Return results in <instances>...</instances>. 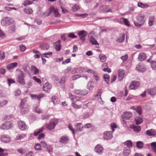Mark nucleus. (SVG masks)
I'll return each mask as SVG.
<instances>
[{
    "label": "nucleus",
    "instance_id": "7",
    "mask_svg": "<svg viewBox=\"0 0 156 156\" xmlns=\"http://www.w3.org/2000/svg\"><path fill=\"white\" fill-rule=\"evenodd\" d=\"M136 69L139 72H143L146 69V66L142 62L139 63L136 67Z\"/></svg>",
    "mask_w": 156,
    "mask_h": 156
},
{
    "label": "nucleus",
    "instance_id": "27",
    "mask_svg": "<svg viewBox=\"0 0 156 156\" xmlns=\"http://www.w3.org/2000/svg\"><path fill=\"white\" fill-rule=\"evenodd\" d=\"M66 77H62L60 80L59 82V83L56 82L57 86H59V85L62 86V87H63L65 85L66 82Z\"/></svg>",
    "mask_w": 156,
    "mask_h": 156
},
{
    "label": "nucleus",
    "instance_id": "61",
    "mask_svg": "<svg viewBox=\"0 0 156 156\" xmlns=\"http://www.w3.org/2000/svg\"><path fill=\"white\" fill-rule=\"evenodd\" d=\"M32 79L34 80L36 82L39 83H41V81L39 79L37 78L35 76H34L32 77Z\"/></svg>",
    "mask_w": 156,
    "mask_h": 156
},
{
    "label": "nucleus",
    "instance_id": "8",
    "mask_svg": "<svg viewBox=\"0 0 156 156\" xmlns=\"http://www.w3.org/2000/svg\"><path fill=\"white\" fill-rule=\"evenodd\" d=\"M77 34L80 37V39L84 42L85 40V37L87 35V32L85 30H82L78 32Z\"/></svg>",
    "mask_w": 156,
    "mask_h": 156
},
{
    "label": "nucleus",
    "instance_id": "38",
    "mask_svg": "<svg viewBox=\"0 0 156 156\" xmlns=\"http://www.w3.org/2000/svg\"><path fill=\"white\" fill-rule=\"evenodd\" d=\"M155 20L154 17L153 16H151L149 17V25L150 26H151L153 24Z\"/></svg>",
    "mask_w": 156,
    "mask_h": 156
},
{
    "label": "nucleus",
    "instance_id": "64",
    "mask_svg": "<svg viewBox=\"0 0 156 156\" xmlns=\"http://www.w3.org/2000/svg\"><path fill=\"white\" fill-rule=\"evenodd\" d=\"M40 145L41 147H45L47 146V144L46 142L44 141H42L40 142Z\"/></svg>",
    "mask_w": 156,
    "mask_h": 156
},
{
    "label": "nucleus",
    "instance_id": "18",
    "mask_svg": "<svg viewBox=\"0 0 156 156\" xmlns=\"http://www.w3.org/2000/svg\"><path fill=\"white\" fill-rule=\"evenodd\" d=\"M125 71L124 70L120 69L118 71V75L119 79L120 81L122 80L125 74Z\"/></svg>",
    "mask_w": 156,
    "mask_h": 156
},
{
    "label": "nucleus",
    "instance_id": "19",
    "mask_svg": "<svg viewBox=\"0 0 156 156\" xmlns=\"http://www.w3.org/2000/svg\"><path fill=\"white\" fill-rule=\"evenodd\" d=\"M51 88V85L50 84L48 83H45L43 86V90L46 91L48 93L50 92V90Z\"/></svg>",
    "mask_w": 156,
    "mask_h": 156
},
{
    "label": "nucleus",
    "instance_id": "50",
    "mask_svg": "<svg viewBox=\"0 0 156 156\" xmlns=\"http://www.w3.org/2000/svg\"><path fill=\"white\" fill-rule=\"evenodd\" d=\"M84 69L82 67H79L75 69L76 73H82L84 72Z\"/></svg>",
    "mask_w": 156,
    "mask_h": 156
},
{
    "label": "nucleus",
    "instance_id": "45",
    "mask_svg": "<svg viewBox=\"0 0 156 156\" xmlns=\"http://www.w3.org/2000/svg\"><path fill=\"white\" fill-rule=\"evenodd\" d=\"M152 104L150 103H146L144 106V108L147 110L150 109Z\"/></svg>",
    "mask_w": 156,
    "mask_h": 156
},
{
    "label": "nucleus",
    "instance_id": "16",
    "mask_svg": "<svg viewBox=\"0 0 156 156\" xmlns=\"http://www.w3.org/2000/svg\"><path fill=\"white\" fill-rule=\"evenodd\" d=\"M132 116V114L130 112H125L124 113L122 116V118L123 120H128L130 119ZM123 122L125 123V122L123 120Z\"/></svg>",
    "mask_w": 156,
    "mask_h": 156
},
{
    "label": "nucleus",
    "instance_id": "36",
    "mask_svg": "<svg viewBox=\"0 0 156 156\" xmlns=\"http://www.w3.org/2000/svg\"><path fill=\"white\" fill-rule=\"evenodd\" d=\"M137 5L138 7L142 8H147L149 6V5L147 4H143L141 2H138Z\"/></svg>",
    "mask_w": 156,
    "mask_h": 156
},
{
    "label": "nucleus",
    "instance_id": "54",
    "mask_svg": "<svg viewBox=\"0 0 156 156\" xmlns=\"http://www.w3.org/2000/svg\"><path fill=\"white\" fill-rule=\"evenodd\" d=\"M7 100H4L2 102H0V107H2L5 106L8 103Z\"/></svg>",
    "mask_w": 156,
    "mask_h": 156
},
{
    "label": "nucleus",
    "instance_id": "2",
    "mask_svg": "<svg viewBox=\"0 0 156 156\" xmlns=\"http://www.w3.org/2000/svg\"><path fill=\"white\" fill-rule=\"evenodd\" d=\"M26 76V74L23 71H20V73L17 76L16 79L17 81L21 85L25 84L26 82L24 80V77Z\"/></svg>",
    "mask_w": 156,
    "mask_h": 156
},
{
    "label": "nucleus",
    "instance_id": "29",
    "mask_svg": "<svg viewBox=\"0 0 156 156\" xmlns=\"http://www.w3.org/2000/svg\"><path fill=\"white\" fill-rule=\"evenodd\" d=\"M102 67L104 68L103 70L105 72L110 73L111 72V69L108 68V64L107 63H105L102 65Z\"/></svg>",
    "mask_w": 156,
    "mask_h": 156
},
{
    "label": "nucleus",
    "instance_id": "31",
    "mask_svg": "<svg viewBox=\"0 0 156 156\" xmlns=\"http://www.w3.org/2000/svg\"><path fill=\"white\" fill-rule=\"evenodd\" d=\"M89 41L92 44L95 45H99L97 41L96 40L94 37L93 36H91L89 38Z\"/></svg>",
    "mask_w": 156,
    "mask_h": 156
},
{
    "label": "nucleus",
    "instance_id": "47",
    "mask_svg": "<svg viewBox=\"0 0 156 156\" xmlns=\"http://www.w3.org/2000/svg\"><path fill=\"white\" fill-rule=\"evenodd\" d=\"M76 15L80 18H84L88 16V14L86 13L83 14L77 13L76 14Z\"/></svg>",
    "mask_w": 156,
    "mask_h": 156
},
{
    "label": "nucleus",
    "instance_id": "6",
    "mask_svg": "<svg viewBox=\"0 0 156 156\" xmlns=\"http://www.w3.org/2000/svg\"><path fill=\"white\" fill-rule=\"evenodd\" d=\"M13 126L12 123L10 122H6L3 123L0 127L2 129L6 130L9 129Z\"/></svg>",
    "mask_w": 156,
    "mask_h": 156
},
{
    "label": "nucleus",
    "instance_id": "41",
    "mask_svg": "<svg viewBox=\"0 0 156 156\" xmlns=\"http://www.w3.org/2000/svg\"><path fill=\"white\" fill-rule=\"evenodd\" d=\"M132 128L134 131L136 133H138L141 130V128L139 126H133L132 127Z\"/></svg>",
    "mask_w": 156,
    "mask_h": 156
},
{
    "label": "nucleus",
    "instance_id": "53",
    "mask_svg": "<svg viewBox=\"0 0 156 156\" xmlns=\"http://www.w3.org/2000/svg\"><path fill=\"white\" fill-rule=\"evenodd\" d=\"M152 148L153 151L156 153V142H153L151 144Z\"/></svg>",
    "mask_w": 156,
    "mask_h": 156
},
{
    "label": "nucleus",
    "instance_id": "26",
    "mask_svg": "<svg viewBox=\"0 0 156 156\" xmlns=\"http://www.w3.org/2000/svg\"><path fill=\"white\" fill-rule=\"evenodd\" d=\"M18 63L16 62H14L11 63L7 66V69L10 70L11 69H13L17 66Z\"/></svg>",
    "mask_w": 156,
    "mask_h": 156
},
{
    "label": "nucleus",
    "instance_id": "23",
    "mask_svg": "<svg viewBox=\"0 0 156 156\" xmlns=\"http://www.w3.org/2000/svg\"><path fill=\"white\" fill-rule=\"evenodd\" d=\"M146 57V55L144 53L140 52L139 54L138 58L139 61H141L145 60Z\"/></svg>",
    "mask_w": 156,
    "mask_h": 156
},
{
    "label": "nucleus",
    "instance_id": "63",
    "mask_svg": "<svg viewBox=\"0 0 156 156\" xmlns=\"http://www.w3.org/2000/svg\"><path fill=\"white\" fill-rule=\"evenodd\" d=\"M55 48L57 51H59L61 48V45L60 44H56L55 45Z\"/></svg>",
    "mask_w": 156,
    "mask_h": 156
},
{
    "label": "nucleus",
    "instance_id": "3",
    "mask_svg": "<svg viewBox=\"0 0 156 156\" xmlns=\"http://www.w3.org/2000/svg\"><path fill=\"white\" fill-rule=\"evenodd\" d=\"M25 100L24 99H22L20 107L21 109L20 113L22 114H26L28 111L27 106L25 104Z\"/></svg>",
    "mask_w": 156,
    "mask_h": 156
},
{
    "label": "nucleus",
    "instance_id": "35",
    "mask_svg": "<svg viewBox=\"0 0 156 156\" xmlns=\"http://www.w3.org/2000/svg\"><path fill=\"white\" fill-rule=\"evenodd\" d=\"M130 153V149L129 148H124L123 154L125 156H128Z\"/></svg>",
    "mask_w": 156,
    "mask_h": 156
},
{
    "label": "nucleus",
    "instance_id": "10",
    "mask_svg": "<svg viewBox=\"0 0 156 156\" xmlns=\"http://www.w3.org/2000/svg\"><path fill=\"white\" fill-rule=\"evenodd\" d=\"M112 132L111 131H106L103 133V137L105 140H111L112 138Z\"/></svg>",
    "mask_w": 156,
    "mask_h": 156
},
{
    "label": "nucleus",
    "instance_id": "21",
    "mask_svg": "<svg viewBox=\"0 0 156 156\" xmlns=\"http://www.w3.org/2000/svg\"><path fill=\"white\" fill-rule=\"evenodd\" d=\"M49 44L46 43H42L40 45V48L42 50H47L49 48Z\"/></svg>",
    "mask_w": 156,
    "mask_h": 156
},
{
    "label": "nucleus",
    "instance_id": "56",
    "mask_svg": "<svg viewBox=\"0 0 156 156\" xmlns=\"http://www.w3.org/2000/svg\"><path fill=\"white\" fill-rule=\"evenodd\" d=\"M68 37L72 38H75L77 37L75 35L73 32L69 33L68 35Z\"/></svg>",
    "mask_w": 156,
    "mask_h": 156
},
{
    "label": "nucleus",
    "instance_id": "49",
    "mask_svg": "<svg viewBox=\"0 0 156 156\" xmlns=\"http://www.w3.org/2000/svg\"><path fill=\"white\" fill-rule=\"evenodd\" d=\"M136 111L138 114L140 115L142 114V108L140 106H138L136 107Z\"/></svg>",
    "mask_w": 156,
    "mask_h": 156
},
{
    "label": "nucleus",
    "instance_id": "11",
    "mask_svg": "<svg viewBox=\"0 0 156 156\" xmlns=\"http://www.w3.org/2000/svg\"><path fill=\"white\" fill-rule=\"evenodd\" d=\"M1 141L5 143H8L11 141V138L10 136L6 135H2L0 138Z\"/></svg>",
    "mask_w": 156,
    "mask_h": 156
},
{
    "label": "nucleus",
    "instance_id": "44",
    "mask_svg": "<svg viewBox=\"0 0 156 156\" xmlns=\"http://www.w3.org/2000/svg\"><path fill=\"white\" fill-rule=\"evenodd\" d=\"M94 88L93 85L91 81L89 82L87 84V88L90 90H92Z\"/></svg>",
    "mask_w": 156,
    "mask_h": 156
},
{
    "label": "nucleus",
    "instance_id": "24",
    "mask_svg": "<svg viewBox=\"0 0 156 156\" xmlns=\"http://www.w3.org/2000/svg\"><path fill=\"white\" fill-rule=\"evenodd\" d=\"M147 93L148 94L151 95H154L156 93V87H154L148 89Z\"/></svg>",
    "mask_w": 156,
    "mask_h": 156
},
{
    "label": "nucleus",
    "instance_id": "43",
    "mask_svg": "<svg viewBox=\"0 0 156 156\" xmlns=\"http://www.w3.org/2000/svg\"><path fill=\"white\" fill-rule=\"evenodd\" d=\"M99 58L101 62H105L107 59L105 55L101 54L99 55Z\"/></svg>",
    "mask_w": 156,
    "mask_h": 156
},
{
    "label": "nucleus",
    "instance_id": "20",
    "mask_svg": "<svg viewBox=\"0 0 156 156\" xmlns=\"http://www.w3.org/2000/svg\"><path fill=\"white\" fill-rule=\"evenodd\" d=\"M75 128L76 131L81 132L83 130V126L81 123H77L75 125Z\"/></svg>",
    "mask_w": 156,
    "mask_h": 156
},
{
    "label": "nucleus",
    "instance_id": "15",
    "mask_svg": "<svg viewBox=\"0 0 156 156\" xmlns=\"http://www.w3.org/2000/svg\"><path fill=\"white\" fill-rule=\"evenodd\" d=\"M103 148L100 144L97 145L94 148V151L97 153L101 154L103 152Z\"/></svg>",
    "mask_w": 156,
    "mask_h": 156
},
{
    "label": "nucleus",
    "instance_id": "37",
    "mask_svg": "<svg viewBox=\"0 0 156 156\" xmlns=\"http://www.w3.org/2000/svg\"><path fill=\"white\" fill-rule=\"evenodd\" d=\"M43 129L44 128L42 127L41 128L35 130L34 131V135L35 136H37L40 133L43 131Z\"/></svg>",
    "mask_w": 156,
    "mask_h": 156
},
{
    "label": "nucleus",
    "instance_id": "32",
    "mask_svg": "<svg viewBox=\"0 0 156 156\" xmlns=\"http://www.w3.org/2000/svg\"><path fill=\"white\" fill-rule=\"evenodd\" d=\"M52 101L54 104H57L60 102L59 99L56 96H53L52 97Z\"/></svg>",
    "mask_w": 156,
    "mask_h": 156
},
{
    "label": "nucleus",
    "instance_id": "30",
    "mask_svg": "<svg viewBox=\"0 0 156 156\" xmlns=\"http://www.w3.org/2000/svg\"><path fill=\"white\" fill-rule=\"evenodd\" d=\"M125 34H121L119 37L116 40V41L118 43L122 42L124 40Z\"/></svg>",
    "mask_w": 156,
    "mask_h": 156
},
{
    "label": "nucleus",
    "instance_id": "39",
    "mask_svg": "<svg viewBox=\"0 0 156 156\" xmlns=\"http://www.w3.org/2000/svg\"><path fill=\"white\" fill-rule=\"evenodd\" d=\"M135 120L136 124L137 125L140 124L143 122L142 119L139 117H136L135 118Z\"/></svg>",
    "mask_w": 156,
    "mask_h": 156
},
{
    "label": "nucleus",
    "instance_id": "57",
    "mask_svg": "<svg viewBox=\"0 0 156 156\" xmlns=\"http://www.w3.org/2000/svg\"><path fill=\"white\" fill-rule=\"evenodd\" d=\"M71 105L73 108L77 109H80L81 107V105H78L74 103H72Z\"/></svg>",
    "mask_w": 156,
    "mask_h": 156
},
{
    "label": "nucleus",
    "instance_id": "1",
    "mask_svg": "<svg viewBox=\"0 0 156 156\" xmlns=\"http://www.w3.org/2000/svg\"><path fill=\"white\" fill-rule=\"evenodd\" d=\"M137 21H134L135 25L138 27H140L143 25L145 21L144 15L141 13L138 15L136 18Z\"/></svg>",
    "mask_w": 156,
    "mask_h": 156
},
{
    "label": "nucleus",
    "instance_id": "14",
    "mask_svg": "<svg viewBox=\"0 0 156 156\" xmlns=\"http://www.w3.org/2000/svg\"><path fill=\"white\" fill-rule=\"evenodd\" d=\"M140 85L139 82L137 81L132 82L129 86L130 89H136Z\"/></svg>",
    "mask_w": 156,
    "mask_h": 156
},
{
    "label": "nucleus",
    "instance_id": "5",
    "mask_svg": "<svg viewBox=\"0 0 156 156\" xmlns=\"http://www.w3.org/2000/svg\"><path fill=\"white\" fill-rule=\"evenodd\" d=\"M13 22L12 19L6 17L3 18L1 21V24L3 26H7L12 23Z\"/></svg>",
    "mask_w": 156,
    "mask_h": 156
},
{
    "label": "nucleus",
    "instance_id": "59",
    "mask_svg": "<svg viewBox=\"0 0 156 156\" xmlns=\"http://www.w3.org/2000/svg\"><path fill=\"white\" fill-rule=\"evenodd\" d=\"M21 90L19 89H17L14 92V95L16 96H19L21 94Z\"/></svg>",
    "mask_w": 156,
    "mask_h": 156
},
{
    "label": "nucleus",
    "instance_id": "62",
    "mask_svg": "<svg viewBox=\"0 0 156 156\" xmlns=\"http://www.w3.org/2000/svg\"><path fill=\"white\" fill-rule=\"evenodd\" d=\"M41 147L40 144H37L34 146V148L36 150H40L41 149Z\"/></svg>",
    "mask_w": 156,
    "mask_h": 156
},
{
    "label": "nucleus",
    "instance_id": "40",
    "mask_svg": "<svg viewBox=\"0 0 156 156\" xmlns=\"http://www.w3.org/2000/svg\"><path fill=\"white\" fill-rule=\"evenodd\" d=\"M93 113V112H85L83 114V117L85 119L91 116Z\"/></svg>",
    "mask_w": 156,
    "mask_h": 156
},
{
    "label": "nucleus",
    "instance_id": "12",
    "mask_svg": "<svg viewBox=\"0 0 156 156\" xmlns=\"http://www.w3.org/2000/svg\"><path fill=\"white\" fill-rule=\"evenodd\" d=\"M50 11L51 13H53L54 16L55 17H59L60 16V14L59 13L57 9L55 8L53 6H52L50 8Z\"/></svg>",
    "mask_w": 156,
    "mask_h": 156
},
{
    "label": "nucleus",
    "instance_id": "22",
    "mask_svg": "<svg viewBox=\"0 0 156 156\" xmlns=\"http://www.w3.org/2000/svg\"><path fill=\"white\" fill-rule=\"evenodd\" d=\"M30 70L34 75H38L39 73V70L34 65L31 66Z\"/></svg>",
    "mask_w": 156,
    "mask_h": 156
},
{
    "label": "nucleus",
    "instance_id": "55",
    "mask_svg": "<svg viewBox=\"0 0 156 156\" xmlns=\"http://www.w3.org/2000/svg\"><path fill=\"white\" fill-rule=\"evenodd\" d=\"M80 7L78 5L76 4L72 8V11L73 12H75L78 10V9H79Z\"/></svg>",
    "mask_w": 156,
    "mask_h": 156
},
{
    "label": "nucleus",
    "instance_id": "58",
    "mask_svg": "<svg viewBox=\"0 0 156 156\" xmlns=\"http://www.w3.org/2000/svg\"><path fill=\"white\" fill-rule=\"evenodd\" d=\"M122 20V21L123 22V23H124L125 25L128 27L130 26V25L129 24V21L127 19L123 18Z\"/></svg>",
    "mask_w": 156,
    "mask_h": 156
},
{
    "label": "nucleus",
    "instance_id": "60",
    "mask_svg": "<svg viewBox=\"0 0 156 156\" xmlns=\"http://www.w3.org/2000/svg\"><path fill=\"white\" fill-rule=\"evenodd\" d=\"M32 2L29 0H26L24 1L23 3V5L26 6L27 5H28L32 4Z\"/></svg>",
    "mask_w": 156,
    "mask_h": 156
},
{
    "label": "nucleus",
    "instance_id": "48",
    "mask_svg": "<svg viewBox=\"0 0 156 156\" xmlns=\"http://www.w3.org/2000/svg\"><path fill=\"white\" fill-rule=\"evenodd\" d=\"M136 145L137 148L140 149L142 148L144 144L142 142L139 141L136 142Z\"/></svg>",
    "mask_w": 156,
    "mask_h": 156
},
{
    "label": "nucleus",
    "instance_id": "28",
    "mask_svg": "<svg viewBox=\"0 0 156 156\" xmlns=\"http://www.w3.org/2000/svg\"><path fill=\"white\" fill-rule=\"evenodd\" d=\"M107 6L106 5H103L102 6L100 7V10L102 12H111V9H107Z\"/></svg>",
    "mask_w": 156,
    "mask_h": 156
},
{
    "label": "nucleus",
    "instance_id": "4",
    "mask_svg": "<svg viewBox=\"0 0 156 156\" xmlns=\"http://www.w3.org/2000/svg\"><path fill=\"white\" fill-rule=\"evenodd\" d=\"M58 120L56 119H54L50 121V123L46 125V128L49 130H51L55 128V126L58 123Z\"/></svg>",
    "mask_w": 156,
    "mask_h": 156
},
{
    "label": "nucleus",
    "instance_id": "42",
    "mask_svg": "<svg viewBox=\"0 0 156 156\" xmlns=\"http://www.w3.org/2000/svg\"><path fill=\"white\" fill-rule=\"evenodd\" d=\"M24 12L27 14H31L33 11L30 8H27L23 9Z\"/></svg>",
    "mask_w": 156,
    "mask_h": 156
},
{
    "label": "nucleus",
    "instance_id": "13",
    "mask_svg": "<svg viewBox=\"0 0 156 156\" xmlns=\"http://www.w3.org/2000/svg\"><path fill=\"white\" fill-rule=\"evenodd\" d=\"M30 96L32 100L39 101L41 98L44 97V95L42 94H40L38 95L30 94Z\"/></svg>",
    "mask_w": 156,
    "mask_h": 156
},
{
    "label": "nucleus",
    "instance_id": "17",
    "mask_svg": "<svg viewBox=\"0 0 156 156\" xmlns=\"http://www.w3.org/2000/svg\"><path fill=\"white\" fill-rule=\"evenodd\" d=\"M146 133L148 136H154L156 135V130L152 129H148L146 131Z\"/></svg>",
    "mask_w": 156,
    "mask_h": 156
},
{
    "label": "nucleus",
    "instance_id": "46",
    "mask_svg": "<svg viewBox=\"0 0 156 156\" xmlns=\"http://www.w3.org/2000/svg\"><path fill=\"white\" fill-rule=\"evenodd\" d=\"M27 136V135L25 134H19L16 136V139L17 140H20L21 139H23L26 137Z\"/></svg>",
    "mask_w": 156,
    "mask_h": 156
},
{
    "label": "nucleus",
    "instance_id": "25",
    "mask_svg": "<svg viewBox=\"0 0 156 156\" xmlns=\"http://www.w3.org/2000/svg\"><path fill=\"white\" fill-rule=\"evenodd\" d=\"M69 96L71 100L72 101H82V99L80 98L79 97H76L74 96L72 94H69Z\"/></svg>",
    "mask_w": 156,
    "mask_h": 156
},
{
    "label": "nucleus",
    "instance_id": "9",
    "mask_svg": "<svg viewBox=\"0 0 156 156\" xmlns=\"http://www.w3.org/2000/svg\"><path fill=\"white\" fill-rule=\"evenodd\" d=\"M17 124L19 128L22 131L25 130L27 128L25 122L19 120L17 122Z\"/></svg>",
    "mask_w": 156,
    "mask_h": 156
},
{
    "label": "nucleus",
    "instance_id": "51",
    "mask_svg": "<svg viewBox=\"0 0 156 156\" xmlns=\"http://www.w3.org/2000/svg\"><path fill=\"white\" fill-rule=\"evenodd\" d=\"M151 65L152 68L153 70H156V61L154 60L151 61Z\"/></svg>",
    "mask_w": 156,
    "mask_h": 156
},
{
    "label": "nucleus",
    "instance_id": "52",
    "mask_svg": "<svg viewBox=\"0 0 156 156\" xmlns=\"http://www.w3.org/2000/svg\"><path fill=\"white\" fill-rule=\"evenodd\" d=\"M103 78L105 82L107 83H108L109 82L110 78L109 75L107 74H105L103 75Z\"/></svg>",
    "mask_w": 156,
    "mask_h": 156
},
{
    "label": "nucleus",
    "instance_id": "33",
    "mask_svg": "<svg viewBox=\"0 0 156 156\" xmlns=\"http://www.w3.org/2000/svg\"><path fill=\"white\" fill-rule=\"evenodd\" d=\"M68 140V138L67 136H63L60 138V142L62 143H66Z\"/></svg>",
    "mask_w": 156,
    "mask_h": 156
},
{
    "label": "nucleus",
    "instance_id": "34",
    "mask_svg": "<svg viewBox=\"0 0 156 156\" xmlns=\"http://www.w3.org/2000/svg\"><path fill=\"white\" fill-rule=\"evenodd\" d=\"M123 144L124 145L127 146V147L126 148H129L130 149V147H132V142L130 140H127L126 141L124 142Z\"/></svg>",
    "mask_w": 156,
    "mask_h": 156
}]
</instances>
